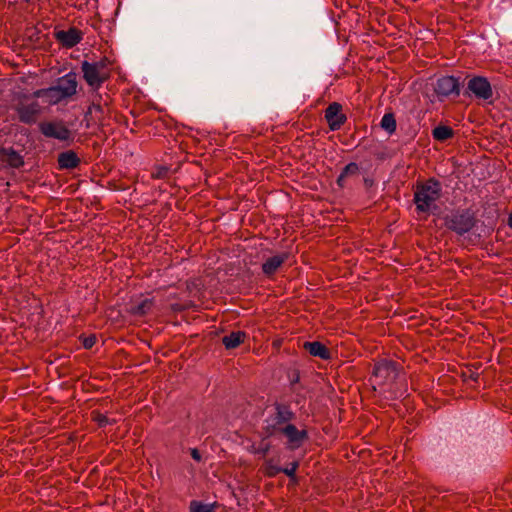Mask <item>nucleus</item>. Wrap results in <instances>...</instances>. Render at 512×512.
Instances as JSON below:
<instances>
[{
  "label": "nucleus",
  "instance_id": "obj_2",
  "mask_svg": "<svg viewBox=\"0 0 512 512\" xmlns=\"http://www.w3.org/2000/svg\"><path fill=\"white\" fill-rule=\"evenodd\" d=\"M295 418L296 414L290 404L275 402L273 412L264 420L262 427L265 438L279 436L283 427L289 425Z\"/></svg>",
  "mask_w": 512,
  "mask_h": 512
},
{
  "label": "nucleus",
  "instance_id": "obj_31",
  "mask_svg": "<svg viewBox=\"0 0 512 512\" xmlns=\"http://www.w3.org/2000/svg\"><path fill=\"white\" fill-rule=\"evenodd\" d=\"M96 336L95 335H90L88 337H85L83 339V346L85 349H91L95 343H96Z\"/></svg>",
  "mask_w": 512,
  "mask_h": 512
},
{
  "label": "nucleus",
  "instance_id": "obj_34",
  "mask_svg": "<svg viewBox=\"0 0 512 512\" xmlns=\"http://www.w3.org/2000/svg\"><path fill=\"white\" fill-rule=\"evenodd\" d=\"M46 94H47V88H43V89H38V90L34 91L32 95L34 98H41V97H46Z\"/></svg>",
  "mask_w": 512,
  "mask_h": 512
},
{
  "label": "nucleus",
  "instance_id": "obj_36",
  "mask_svg": "<svg viewBox=\"0 0 512 512\" xmlns=\"http://www.w3.org/2000/svg\"><path fill=\"white\" fill-rule=\"evenodd\" d=\"M167 173V168H162L161 171L158 172V177H164Z\"/></svg>",
  "mask_w": 512,
  "mask_h": 512
},
{
  "label": "nucleus",
  "instance_id": "obj_10",
  "mask_svg": "<svg viewBox=\"0 0 512 512\" xmlns=\"http://www.w3.org/2000/svg\"><path fill=\"white\" fill-rule=\"evenodd\" d=\"M81 70L83 79L93 90L99 89L102 84L110 78V74H104L97 66L92 65V63L88 61L81 63Z\"/></svg>",
  "mask_w": 512,
  "mask_h": 512
},
{
  "label": "nucleus",
  "instance_id": "obj_14",
  "mask_svg": "<svg viewBox=\"0 0 512 512\" xmlns=\"http://www.w3.org/2000/svg\"><path fill=\"white\" fill-rule=\"evenodd\" d=\"M289 259V253L283 252L267 258L261 266L263 274L272 278L277 270Z\"/></svg>",
  "mask_w": 512,
  "mask_h": 512
},
{
  "label": "nucleus",
  "instance_id": "obj_13",
  "mask_svg": "<svg viewBox=\"0 0 512 512\" xmlns=\"http://www.w3.org/2000/svg\"><path fill=\"white\" fill-rule=\"evenodd\" d=\"M55 85L60 89V93H62L66 99L71 98L77 93V74L71 71L58 78Z\"/></svg>",
  "mask_w": 512,
  "mask_h": 512
},
{
  "label": "nucleus",
  "instance_id": "obj_4",
  "mask_svg": "<svg viewBox=\"0 0 512 512\" xmlns=\"http://www.w3.org/2000/svg\"><path fill=\"white\" fill-rule=\"evenodd\" d=\"M27 98L28 97L26 95H23L22 100L15 104L13 109L18 115L19 122L27 125H33L37 122L38 117L41 114V106L37 101L26 103L24 100Z\"/></svg>",
  "mask_w": 512,
  "mask_h": 512
},
{
  "label": "nucleus",
  "instance_id": "obj_21",
  "mask_svg": "<svg viewBox=\"0 0 512 512\" xmlns=\"http://www.w3.org/2000/svg\"><path fill=\"white\" fill-rule=\"evenodd\" d=\"M433 138L437 141L444 142L454 136V131L446 125H439L432 130Z\"/></svg>",
  "mask_w": 512,
  "mask_h": 512
},
{
  "label": "nucleus",
  "instance_id": "obj_12",
  "mask_svg": "<svg viewBox=\"0 0 512 512\" xmlns=\"http://www.w3.org/2000/svg\"><path fill=\"white\" fill-rule=\"evenodd\" d=\"M54 38L62 47L70 49L82 41L83 33L76 27H70L67 31H55Z\"/></svg>",
  "mask_w": 512,
  "mask_h": 512
},
{
  "label": "nucleus",
  "instance_id": "obj_23",
  "mask_svg": "<svg viewBox=\"0 0 512 512\" xmlns=\"http://www.w3.org/2000/svg\"><path fill=\"white\" fill-rule=\"evenodd\" d=\"M266 439L267 438H265V436H264L262 438L261 444L259 446L252 444L251 446L248 447V451L251 454L261 455L263 458H266L268 452L271 449V444L269 442H267V443L264 442Z\"/></svg>",
  "mask_w": 512,
  "mask_h": 512
},
{
  "label": "nucleus",
  "instance_id": "obj_38",
  "mask_svg": "<svg viewBox=\"0 0 512 512\" xmlns=\"http://www.w3.org/2000/svg\"><path fill=\"white\" fill-rule=\"evenodd\" d=\"M478 377H479V375H478L477 373H472V374L470 375V378H471L473 381H477Z\"/></svg>",
  "mask_w": 512,
  "mask_h": 512
},
{
  "label": "nucleus",
  "instance_id": "obj_6",
  "mask_svg": "<svg viewBox=\"0 0 512 512\" xmlns=\"http://www.w3.org/2000/svg\"><path fill=\"white\" fill-rule=\"evenodd\" d=\"M39 131L47 138L59 141L72 139V132L62 120L43 121L39 123Z\"/></svg>",
  "mask_w": 512,
  "mask_h": 512
},
{
  "label": "nucleus",
  "instance_id": "obj_3",
  "mask_svg": "<svg viewBox=\"0 0 512 512\" xmlns=\"http://www.w3.org/2000/svg\"><path fill=\"white\" fill-rule=\"evenodd\" d=\"M476 223L475 213L468 208L454 209L443 217L444 226L459 236L469 233Z\"/></svg>",
  "mask_w": 512,
  "mask_h": 512
},
{
  "label": "nucleus",
  "instance_id": "obj_8",
  "mask_svg": "<svg viewBox=\"0 0 512 512\" xmlns=\"http://www.w3.org/2000/svg\"><path fill=\"white\" fill-rule=\"evenodd\" d=\"M434 92L440 101L448 97L460 95L459 78L454 76L439 77L434 84Z\"/></svg>",
  "mask_w": 512,
  "mask_h": 512
},
{
  "label": "nucleus",
  "instance_id": "obj_35",
  "mask_svg": "<svg viewBox=\"0 0 512 512\" xmlns=\"http://www.w3.org/2000/svg\"><path fill=\"white\" fill-rule=\"evenodd\" d=\"M345 180H346V177L341 172L340 175L338 176L336 182L339 187L343 188L345 186Z\"/></svg>",
  "mask_w": 512,
  "mask_h": 512
},
{
  "label": "nucleus",
  "instance_id": "obj_22",
  "mask_svg": "<svg viewBox=\"0 0 512 512\" xmlns=\"http://www.w3.org/2000/svg\"><path fill=\"white\" fill-rule=\"evenodd\" d=\"M218 503L205 504L198 500H192L189 504V512H215Z\"/></svg>",
  "mask_w": 512,
  "mask_h": 512
},
{
  "label": "nucleus",
  "instance_id": "obj_16",
  "mask_svg": "<svg viewBox=\"0 0 512 512\" xmlns=\"http://www.w3.org/2000/svg\"><path fill=\"white\" fill-rule=\"evenodd\" d=\"M80 158L73 150H67L58 154L57 163L60 170L75 169L80 165Z\"/></svg>",
  "mask_w": 512,
  "mask_h": 512
},
{
  "label": "nucleus",
  "instance_id": "obj_5",
  "mask_svg": "<svg viewBox=\"0 0 512 512\" xmlns=\"http://www.w3.org/2000/svg\"><path fill=\"white\" fill-rule=\"evenodd\" d=\"M399 371L396 362L382 359L373 366L372 376L379 386L393 382L398 377Z\"/></svg>",
  "mask_w": 512,
  "mask_h": 512
},
{
  "label": "nucleus",
  "instance_id": "obj_26",
  "mask_svg": "<svg viewBox=\"0 0 512 512\" xmlns=\"http://www.w3.org/2000/svg\"><path fill=\"white\" fill-rule=\"evenodd\" d=\"M46 98L51 104H57L66 99L56 85L47 88Z\"/></svg>",
  "mask_w": 512,
  "mask_h": 512
},
{
  "label": "nucleus",
  "instance_id": "obj_29",
  "mask_svg": "<svg viewBox=\"0 0 512 512\" xmlns=\"http://www.w3.org/2000/svg\"><path fill=\"white\" fill-rule=\"evenodd\" d=\"M342 174L347 178L349 176H355L359 173V166L357 163L355 162H351L349 164H347L343 169H342Z\"/></svg>",
  "mask_w": 512,
  "mask_h": 512
},
{
  "label": "nucleus",
  "instance_id": "obj_25",
  "mask_svg": "<svg viewBox=\"0 0 512 512\" xmlns=\"http://www.w3.org/2000/svg\"><path fill=\"white\" fill-rule=\"evenodd\" d=\"M95 113V118L98 122H102L104 114V106L98 100H93L88 108L86 115H92Z\"/></svg>",
  "mask_w": 512,
  "mask_h": 512
},
{
  "label": "nucleus",
  "instance_id": "obj_28",
  "mask_svg": "<svg viewBox=\"0 0 512 512\" xmlns=\"http://www.w3.org/2000/svg\"><path fill=\"white\" fill-rule=\"evenodd\" d=\"M299 467L298 461H293L286 468H281V473L287 475L291 480L296 481V471Z\"/></svg>",
  "mask_w": 512,
  "mask_h": 512
},
{
  "label": "nucleus",
  "instance_id": "obj_1",
  "mask_svg": "<svg viewBox=\"0 0 512 512\" xmlns=\"http://www.w3.org/2000/svg\"><path fill=\"white\" fill-rule=\"evenodd\" d=\"M413 202L417 213L430 214L439 207L436 202L442 196V185L439 180L431 177L425 181H417L413 186Z\"/></svg>",
  "mask_w": 512,
  "mask_h": 512
},
{
  "label": "nucleus",
  "instance_id": "obj_20",
  "mask_svg": "<svg viewBox=\"0 0 512 512\" xmlns=\"http://www.w3.org/2000/svg\"><path fill=\"white\" fill-rule=\"evenodd\" d=\"M153 306H154L153 299L146 298L139 303L132 304L129 307L128 312L130 315L137 316V317H143L151 311Z\"/></svg>",
  "mask_w": 512,
  "mask_h": 512
},
{
  "label": "nucleus",
  "instance_id": "obj_15",
  "mask_svg": "<svg viewBox=\"0 0 512 512\" xmlns=\"http://www.w3.org/2000/svg\"><path fill=\"white\" fill-rule=\"evenodd\" d=\"M0 162L15 169H19L24 165L23 156L13 147H0Z\"/></svg>",
  "mask_w": 512,
  "mask_h": 512
},
{
  "label": "nucleus",
  "instance_id": "obj_33",
  "mask_svg": "<svg viewBox=\"0 0 512 512\" xmlns=\"http://www.w3.org/2000/svg\"><path fill=\"white\" fill-rule=\"evenodd\" d=\"M190 455L197 462H200L202 460L201 453L197 448H191Z\"/></svg>",
  "mask_w": 512,
  "mask_h": 512
},
{
  "label": "nucleus",
  "instance_id": "obj_19",
  "mask_svg": "<svg viewBox=\"0 0 512 512\" xmlns=\"http://www.w3.org/2000/svg\"><path fill=\"white\" fill-rule=\"evenodd\" d=\"M246 337L247 335L244 331H233L222 338V343L227 350H231L240 346Z\"/></svg>",
  "mask_w": 512,
  "mask_h": 512
},
{
  "label": "nucleus",
  "instance_id": "obj_18",
  "mask_svg": "<svg viewBox=\"0 0 512 512\" xmlns=\"http://www.w3.org/2000/svg\"><path fill=\"white\" fill-rule=\"evenodd\" d=\"M280 459L271 457V458H265L264 463L261 467V471L264 474V476L268 478H274L278 474L281 473V466L279 465Z\"/></svg>",
  "mask_w": 512,
  "mask_h": 512
},
{
  "label": "nucleus",
  "instance_id": "obj_27",
  "mask_svg": "<svg viewBox=\"0 0 512 512\" xmlns=\"http://www.w3.org/2000/svg\"><path fill=\"white\" fill-rule=\"evenodd\" d=\"M91 418L94 422L97 423L99 427H105L110 424H114V420H110L106 415L101 412L94 410L91 412Z\"/></svg>",
  "mask_w": 512,
  "mask_h": 512
},
{
  "label": "nucleus",
  "instance_id": "obj_24",
  "mask_svg": "<svg viewBox=\"0 0 512 512\" xmlns=\"http://www.w3.org/2000/svg\"><path fill=\"white\" fill-rule=\"evenodd\" d=\"M381 127L388 133H394L396 131V119L393 113H386L381 119Z\"/></svg>",
  "mask_w": 512,
  "mask_h": 512
},
{
  "label": "nucleus",
  "instance_id": "obj_30",
  "mask_svg": "<svg viewBox=\"0 0 512 512\" xmlns=\"http://www.w3.org/2000/svg\"><path fill=\"white\" fill-rule=\"evenodd\" d=\"M111 64L110 60L107 57H102L99 61L92 62V65L97 66V68L104 72V74H110L109 65Z\"/></svg>",
  "mask_w": 512,
  "mask_h": 512
},
{
  "label": "nucleus",
  "instance_id": "obj_17",
  "mask_svg": "<svg viewBox=\"0 0 512 512\" xmlns=\"http://www.w3.org/2000/svg\"><path fill=\"white\" fill-rule=\"evenodd\" d=\"M303 348L314 357H319L322 360L331 359V351L329 348L319 341L304 342Z\"/></svg>",
  "mask_w": 512,
  "mask_h": 512
},
{
  "label": "nucleus",
  "instance_id": "obj_32",
  "mask_svg": "<svg viewBox=\"0 0 512 512\" xmlns=\"http://www.w3.org/2000/svg\"><path fill=\"white\" fill-rule=\"evenodd\" d=\"M300 381V372L298 370H294L292 375L290 376V384L294 389V385L299 383Z\"/></svg>",
  "mask_w": 512,
  "mask_h": 512
},
{
  "label": "nucleus",
  "instance_id": "obj_11",
  "mask_svg": "<svg viewBox=\"0 0 512 512\" xmlns=\"http://www.w3.org/2000/svg\"><path fill=\"white\" fill-rule=\"evenodd\" d=\"M342 105L338 102L330 103L324 111V118L331 131H337L346 123L347 116L342 113Z\"/></svg>",
  "mask_w": 512,
  "mask_h": 512
},
{
  "label": "nucleus",
  "instance_id": "obj_7",
  "mask_svg": "<svg viewBox=\"0 0 512 512\" xmlns=\"http://www.w3.org/2000/svg\"><path fill=\"white\" fill-rule=\"evenodd\" d=\"M465 94L473 95L479 100L489 101L493 97V89L486 77L473 76L468 80Z\"/></svg>",
  "mask_w": 512,
  "mask_h": 512
},
{
  "label": "nucleus",
  "instance_id": "obj_9",
  "mask_svg": "<svg viewBox=\"0 0 512 512\" xmlns=\"http://www.w3.org/2000/svg\"><path fill=\"white\" fill-rule=\"evenodd\" d=\"M280 435L286 438L285 447L290 451L301 448L309 440L308 431L306 429H298L292 422L283 427Z\"/></svg>",
  "mask_w": 512,
  "mask_h": 512
},
{
  "label": "nucleus",
  "instance_id": "obj_37",
  "mask_svg": "<svg viewBox=\"0 0 512 512\" xmlns=\"http://www.w3.org/2000/svg\"><path fill=\"white\" fill-rule=\"evenodd\" d=\"M507 224L512 229V212L508 216Z\"/></svg>",
  "mask_w": 512,
  "mask_h": 512
}]
</instances>
